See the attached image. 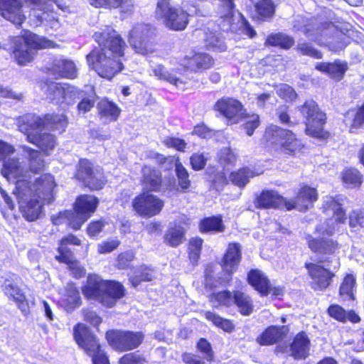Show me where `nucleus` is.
Returning a JSON list of instances; mask_svg holds the SVG:
<instances>
[{
    "mask_svg": "<svg viewBox=\"0 0 364 364\" xmlns=\"http://www.w3.org/2000/svg\"><path fill=\"white\" fill-rule=\"evenodd\" d=\"M100 48L93 49L86 57L90 68L100 77L112 79L123 70L121 58L124 55L126 43L109 26L102 31H97L93 36Z\"/></svg>",
    "mask_w": 364,
    "mask_h": 364,
    "instance_id": "obj_1",
    "label": "nucleus"
},
{
    "mask_svg": "<svg viewBox=\"0 0 364 364\" xmlns=\"http://www.w3.org/2000/svg\"><path fill=\"white\" fill-rule=\"evenodd\" d=\"M308 243L309 248L319 255L318 264H305L312 279L311 287L316 290L325 289L334 277L333 272L340 266L339 259L334 255L338 249V244L332 239L317 240L311 236H309Z\"/></svg>",
    "mask_w": 364,
    "mask_h": 364,
    "instance_id": "obj_2",
    "label": "nucleus"
},
{
    "mask_svg": "<svg viewBox=\"0 0 364 364\" xmlns=\"http://www.w3.org/2000/svg\"><path fill=\"white\" fill-rule=\"evenodd\" d=\"M83 295L103 306L112 307L124 294L123 286L114 281L103 280L97 275H90L87 284L82 288Z\"/></svg>",
    "mask_w": 364,
    "mask_h": 364,
    "instance_id": "obj_3",
    "label": "nucleus"
},
{
    "mask_svg": "<svg viewBox=\"0 0 364 364\" xmlns=\"http://www.w3.org/2000/svg\"><path fill=\"white\" fill-rule=\"evenodd\" d=\"M213 63L214 60L209 54L198 53L192 56H185L181 60V65L183 66V69L173 68L167 70L164 66L159 65L154 70V73L159 80L167 81L178 87L179 84L183 83L180 76L186 69L194 72H200L209 69Z\"/></svg>",
    "mask_w": 364,
    "mask_h": 364,
    "instance_id": "obj_4",
    "label": "nucleus"
},
{
    "mask_svg": "<svg viewBox=\"0 0 364 364\" xmlns=\"http://www.w3.org/2000/svg\"><path fill=\"white\" fill-rule=\"evenodd\" d=\"M53 43L30 31L11 39V50L16 63L25 65L33 60L36 49L53 47Z\"/></svg>",
    "mask_w": 364,
    "mask_h": 364,
    "instance_id": "obj_5",
    "label": "nucleus"
},
{
    "mask_svg": "<svg viewBox=\"0 0 364 364\" xmlns=\"http://www.w3.org/2000/svg\"><path fill=\"white\" fill-rule=\"evenodd\" d=\"M97 204L96 197L90 195L80 196L75 202V211L65 210L52 215V222L54 225L66 223L73 229L79 230L90 214L95 212Z\"/></svg>",
    "mask_w": 364,
    "mask_h": 364,
    "instance_id": "obj_6",
    "label": "nucleus"
},
{
    "mask_svg": "<svg viewBox=\"0 0 364 364\" xmlns=\"http://www.w3.org/2000/svg\"><path fill=\"white\" fill-rule=\"evenodd\" d=\"M56 183L54 177L49 173L41 175L37 178L20 179L16 182V191L26 196L30 194L50 204L54 200V188Z\"/></svg>",
    "mask_w": 364,
    "mask_h": 364,
    "instance_id": "obj_7",
    "label": "nucleus"
},
{
    "mask_svg": "<svg viewBox=\"0 0 364 364\" xmlns=\"http://www.w3.org/2000/svg\"><path fill=\"white\" fill-rule=\"evenodd\" d=\"M199 12L196 6L188 9V11L185 12L174 6L171 0H159L156 9V17L168 28L175 31L185 29L188 23V16L198 15Z\"/></svg>",
    "mask_w": 364,
    "mask_h": 364,
    "instance_id": "obj_8",
    "label": "nucleus"
},
{
    "mask_svg": "<svg viewBox=\"0 0 364 364\" xmlns=\"http://www.w3.org/2000/svg\"><path fill=\"white\" fill-rule=\"evenodd\" d=\"M346 198L342 195L336 197L326 196L323 200V209L326 214L333 213V218L319 225L316 230L322 235L334 234L338 224L343 223L346 220V211L343 208Z\"/></svg>",
    "mask_w": 364,
    "mask_h": 364,
    "instance_id": "obj_9",
    "label": "nucleus"
},
{
    "mask_svg": "<svg viewBox=\"0 0 364 364\" xmlns=\"http://www.w3.org/2000/svg\"><path fill=\"white\" fill-rule=\"evenodd\" d=\"M73 331L76 343L88 355L92 357L93 364H109L108 357L101 349L97 338L87 326L78 323L74 327Z\"/></svg>",
    "mask_w": 364,
    "mask_h": 364,
    "instance_id": "obj_10",
    "label": "nucleus"
},
{
    "mask_svg": "<svg viewBox=\"0 0 364 364\" xmlns=\"http://www.w3.org/2000/svg\"><path fill=\"white\" fill-rule=\"evenodd\" d=\"M43 89L45 90L48 100L63 108L75 104L77 100L82 97V92L80 90L66 83L51 82L45 84Z\"/></svg>",
    "mask_w": 364,
    "mask_h": 364,
    "instance_id": "obj_11",
    "label": "nucleus"
},
{
    "mask_svg": "<svg viewBox=\"0 0 364 364\" xmlns=\"http://www.w3.org/2000/svg\"><path fill=\"white\" fill-rule=\"evenodd\" d=\"M299 110L306 119V134L316 138H323L326 135L323 132L326 115L320 111L317 104L312 100H306L299 107Z\"/></svg>",
    "mask_w": 364,
    "mask_h": 364,
    "instance_id": "obj_12",
    "label": "nucleus"
},
{
    "mask_svg": "<svg viewBox=\"0 0 364 364\" xmlns=\"http://www.w3.org/2000/svg\"><path fill=\"white\" fill-rule=\"evenodd\" d=\"M264 138L270 144L280 145L289 153L300 150L302 146L301 141L291 132L274 124L267 127Z\"/></svg>",
    "mask_w": 364,
    "mask_h": 364,
    "instance_id": "obj_13",
    "label": "nucleus"
},
{
    "mask_svg": "<svg viewBox=\"0 0 364 364\" xmlns=\"http://www.w3.org/2000/svg\"><path fill=\"white\" fill-rule=\"evenodd\" d=\"M106 338L112 348L122 352L137 348L141 343L144 335L141 332L112 330L106 333Z\"/></svg>",
    "mask_w": 364,
    "mask_h": 364,
    "instance_id": "obj_14",
    "label": "nucleus"
},
{
    "mask_svg": "<svg viewBox=\"0 0 364 364\" xmlns=\"http://www.w3.org/2000/svg\"><path fill=\"white\" fill-rule=\"evenodd\" d=\"M164 206V201L158 196L144 192L132 201L133 209L141 216L151 218L161 211Z\"/></svg>",
    "mask_w": 364,
    "mask_h": 364,
    "instance_id": "obj_15",
    "label": "nucleus"
},
{
    "mask_svg": "<svg viewBox=\"0 0 364 364\" xmlns=\"http://www.w3.org/2000/svg\"><path fill=\"white\" fill-rule=\"evenodd\" d=\"M75 176L92 190H100L105 184L102 173L97 169L94 171L91 163L87 159L80 161Z\"/></svg>",
    "mask_w": 364,
    "mask_h": 364,
    "instance_id": "obj_16",
    "label": "nucleus"
},
{
    "mask_svg": "<svg viewBox=\"0 0 364 364\" xmlns=\"http://www.w3.org/2000/svg\"><path fill=\"white\" fill-rule=\"evenodd\" d=\"M151 33L148 24L139 23L133 27L129 33V42L136 53L146 55L151 50L149 38Z\"/></svg>",
    "mask_w": 364,
    "mask_h": 364,
    "instance_id": "obj_17",
    "label": "nucleus"
},
{
    "mask_svg": "<svg viewBox=\"0 0 364 364\" xmlns=\"http://www.w3.org/2000/svg\"><path fill=\"white\" fill-rule=\"evenodd\" d=\"M215 109L224 116L230 124L241 122L245 112L242 103L230 97L219 100L215 105Z\"/></svg>",
    "mask_w": 364,
    "mask_h": 364,
    "instance_id": "obj_18",
    "label": "nucleus"
},
{
    "mask_svg": "<svg viewBox=\"0 0 364 364\" xmlns=\"http://www.w3.org/2000/svg\"><path fill=\"white\" fill-rule=\"evenodd\" d=\"M15 193L18 199L19 208L23 216L28 221L38 219L41 213L42 206L47 203L30 194L24 196L17 191Z\"/></svg>",
    "mask_w": 364,
    "mask_h": 364,
    "instance_id": "obj_19",
    "label": "nucleus"
},
{
    "mask_svg": "<svg viewBox=\"0 0 364 364\" xmlns=\"http://www.w3.org/2000/svg\"><path fill=\"white\" fill-rule=\"evenodd\" d=\"M3 278L1 285L4 294L14 299L21 311L25 314L27 313L28 306L26 300V296L17 285L18 277L11 273H7Z\"/></svg>",
    "mask_w": 364,
    "mask_h": 364,
    "instance_id": "obj_20",
    "label": "nucleus"
},
{
    "mask_svg": "<svg viewBox=\"0 0 364 364\" xmlns=\"http://www.w3.org/2000/svg\"><path fill=\"white\" fill-rule=\"evenodd\" d=\"M257 208H283L291 210L294 208V203L279 196L272 191H264L257 196L255 202Z\"/></svg>",
    "mask_w": 364,
    "mask_h": 364,
    "instance_id": "obj_21",
    "label": "nucleus"
},
{
    "mask_svg": "<svg viewBox=\"0 0 364 364\" xmlns=\"http://www.w3.org/2000/svg\"><path fill=\"white\" fill-rule=\"evenodd\" d=\"M241 259V248L239 244H230L223 259L222 267L225 273V278L220 284H228L231 280V275L237 269Z\"/></svg>",
    "mask_w": 364,
    "mask_h": 364,
    "instance_id": "obj_22",
    "label": "nucleus"
},
{
    "mask_svg": "<svg viewBox=\"0 0 364 364\" xmlns=\"http://www.w3.org/2000/svg\"><path fill=\"white\" fill-rule=\"evenodd\" d=\"M21 7V0H0V14L16 25H21L25 19Z\"/></svg>",
    "mask_w": 364,
    "mask_h": 364,
    "instance_id": "obj_23",
    "label": "nucleus"
},
{
    "mask_svg": "<svg viewBox=\"0 0 364 364\" xmlns=\"http://www.w3.org/2000/svg\"><path fill=\"white\" fill-rule=\"evenodd\" d=\"M1 173L8 180H15L16 183L20 179L30 178L28 168L16 158H9L4 161Z\"/></svg>",
    "mask_w": 364,
    "mask_h": 364,
    "instance_id": "obj_24",
    "label": "nucleus"
},
{
    "mask_svg": "<svg viewBox=\"0 0 364 364\" xmlns=\"http://www.w3.org/2000/svg\"><path fill=\"white\" fill-rule=\"evenodd\" d=\"M218 13L221 19L220 26L223 31H228L233 27L240 12L235 9L233 0H219Z\"/></svg>",
    "mask_w": 364,
    "mask_h": 364,
    "instance_id": "obj_25",
    "label": "nucleus"
},
{
    "mask_svg": "<svg viewBox=\"0 0 364 364\" xmlns=\"http://www.w3.org/2000/svg\"><path fill=\"white\" fill-rule=\"evenodd\" d=\"M141 172L143 188L147 191H159L162 183L161 171L152 166H144Z\"/></svg>",
    "mask_w": 364,
    "mask_h": 364,
    "instance_id": "obj_26",
    "label": "nucleus"
},
{
    "mask_svg": "<svg viewBox=\"0 0 364 364\" xmlns=\"http://www.w3.org/2000/svg\"><path fill=\"white\" fill-rule=\"evenodd\" d=\"M293 26L296 31H301L308 38L314 41H319V37L323 35V31L318 26L316 20L298 16Z\"/></svg>",
    "mask_w": 364,
    "mask_h": 364,
    "instance_id": "obj_27",
    "label": "nucleus"
},
{
    "mask_svg": "<svg viewBox=\"0 0 364 364\" xmlns=\"http://www.w3.org/2000/svg\"><path fill=\"white\" fill-rule=\"evenodd\" d=\"M310 340L306 333L300 332L294 338L291 346V355L296 360L306 359L309 355Z\"/></svg>",
    "mask_w": 364,
    "mask_h": 364,
    "instance_id": "obj_28",
    "label": "nucleus"
},
{
    "mask_svg": "<svg viewBox=\"0 0 364 364\" xmlns=\"http://www.w3.org/2000/svg\"><path fill=\"white\" fill-rule=\"evenodd\" d=\"M317 192L315 188L304 186L298 193L296 200H288L294 203V208L299 209L300 211L306 210L309 208V204L317 200Z\"/></svg>",
    "mask_w": 364,
    "mask_h": 364,
    "instance_id": "obj_29",
    "label": "nucleus"
},
{
    "mask_svg": "<svg viewBox=\"0 0 364 364\" xmlns=\"http://www.w3.org/2000/svg\"><path fill=\"white\" fill-rule=\"evenodd\" d=\"M287 331V326L277 327L272 326L268 327L259 337L257 338L260 345H272L282 340Z\"/></svg>",
    "mask_w": 364,
    "mask_h": 364,
    "instance_id": "obj_30",
    "label": "nucleus"
},
{
    "mask_svg": "<svg viewBox=\"0 0 364 364\" xmlns=\"http://www.w3.org/2000/svg\"><path fill=\"white\" fill-rule=\"evenodd\" d=\"M22 121L23 124L19 125V130L26 135L27 139L28 134H38L41 129L45 127L44 118L33 114H26Z\"/></svg>",
    "mask_w": 364,
    "mask_h": 364,
    "instance_id": "obj_31",
    "label": "nucleus"
},
{
    "mask_svg": "<svg viewBox=\"0 0 364 364\" xmlns=\"http://www.w3.org/2000/svg\"><path fill=\"white\" fill-rule=\"evenodd\" d=\"M249 283L262 295H267L271 291V285L268 279L259 270H252L249 272Z\"/></svg>",
    "mask_w": 364,
    "mask_h": 364,
    "instance_id": "obj_32",
    "label": "nucleus"
},
{
    "mask_svg": "<svg viewBox=\"0 0 364 364\" xmlns=\"http://www.w3.org/2000/svg\"><path fill=\"white\" fill-rule=\"evenodd\" d=\"M28 141L36 144L43 151L47 154L54 149L56 144L55 136L48 133H38V134H28Z\"/></svg>",
    "mask_w": 364,
    "mask_h": 364,
    "instance_id": "obj_33",
    "label": "nucleus"
},
{
    "mask_svg": "<svg viewBox=\"0 0 364 364\" xmlns=\"http://www.w3.org/2000/svg\"><path fill=\"white\" fill-rule=\"evenodd\" d=\"M316 68L328 74L332 78L340 80L343 77L347 70V65L338 61L334 63H318L316 64Z\"/></svg>",
    "mask_w": 364,
    "mask_h": 364,
    "instance_id": "obj_34",
    "label": "nucleus"
},
{
    "mask_svg": "<svg viewBox=\"0 0 364 364\" xmlns=\"http://www.w3.org/2000/svg\"><path fill=\"white\" fill-rule=\"evenodd\" d=\"M23 151L26 153V158L28 163V169L30 176L31 173H36L43 170L45 161L42 158L41 154L35 149L26 146H23Z\"/></svg>",
    "mask_w": 364,
    "mask_h": 364,
    "instance_id": "obj_35",
    "label": "nucleus"
},
{
    "mask_svg": "<svg viewBox=\"0 0 364 364\" xmlns=\"http://www.w3.org/2000/svg\"><path fill=\"white\" fill-rule=\"evenodd\" d=\"M99 114L105 122L115 121L120 114L119 108L112 102L102 100L97 104Z\"/></svg>",
    "mask_w": 364,
    "mask_h": 364,
    "instance_id": "obj_36",
    "label": "nucleus"
},
{
    "mask_svg": "<svg viewBox=\"0 0 364 364\" xmlns=\"http://www.w3.org/2000/svg\"><path fill=\"white\" fill-rule=\"evenodd\" d=\"M204 43L207 49L215 52H223L227 48L224 39L220 33L212 31H204Z\"/></svg>",
    "mask_w": 364,
    "mask_h": 364,
    "instance_id": "obj_37",
    "label": "nucleus"
},
{
    "mask_svg": "<svg viewBox=\"0 0 364 364\" xmlns=\"http://www.w3.org/2000/svg\"><path fill=\"white\" fill-rule=\"evenodd\" d=\"M95 7L121 8L123 12H132L134 8V0H90Z\"/></svg>",
    "mask_w": 364,
    "mask_h": 364,
    "instance_id": "obj_38",
    "label": "nucleus"
},
{
    "mask_svg": "<svg viewBox=\"0 0 364 364\" xmlns=\"http://www.w3.org/2000/svg\"><path fill=\"white\" fill-rule=\"evenodd\" d=\"M294 44L293 37L280 32L269 34L265 41L266 46L279 47L285 50L289 49Z\"/></svg>",
    "mask_w": 364,
    "mask_h": 364,
    "instance_id": "obj_39",
    "label": "nucleus"
},
{
    "mask_svg": "<svg viewBox=\"0 0 364 364\" xmlns=\"http://www.w3.org/2000/svg\"><path fill=\"white\" fill-rule=\"evenodd\" d=\"M243 316H250L253 311V302L247 294L237 291L234 292V303Z\"/></svg>",
    "mask_w": 364,
    "mask_h": 364,
    "instance_id": "obj_40",
    "label": "nucleus"
},
{
    "mask_svg": "<svg viewBox=\"0 0 364 364\" xmlns=\"http://www.w3.org/2000/svg\"><path fill=\"white\" fill-rule=\"evenodd\" d=\"M55 70L60 75L66 78H75L77 77V68L75 63L69 60L59 59L54 64Z\"/></svg>",
    "mask_w": 364,
    "mask_h": 364,
    "instance_id": "obj_41",
    "label": "nucleus"
},
{
    "mask_svg": "<svg viewBox=\"0 0 364 364\" xmlns=\"http://www.w3.org/2000/svg\"><path fill=\"white\" fill-rule=\"evenodd\" d=\"M186 230L181 225L170 228L164 235V240L170 246L176 247L185 240Z\"/></svg>",
    "mask_w": 364,
    "mask_h": 364,
    "instance_id": "obj_42",
    "label": "nucleus"
},
{
    "mask_svg": "<svg viewBox=\"0 0 364 364\" xmlns=\"http://www.w3.org/2000/svg\"><path fill=\"white\" fill-rule=\"evenodd\" d=\"M255 8L258 18L262 21L270 20L275 13V5L272 0H259Z\"/></svg>",
    "mask_w": 364,
    "mask_h": 364,
    "instance_id": "obj_43",
    "label": "nucleus"
},
{
    "mask_svg": "<svg viewBox=\"0 0 364 364\" xmlns=\"http://www.w3.org/2000/svg\"><path fill=\"white\" fill-rule=\"evenodd\" d=\"M68 122L64 114H48L44 117V126L47 129L63 132Z\"/></svg>",
    "mask_w": 364,
    "mask_h": 364,
    "instance_id": "obj_44",
    "label": "nucleus"
},
{
    "mask_svg": "<svg viewBox=\"0 0 364 364\" xmlns=\"http://www.w3.org/2000/svg\"><path fill=\"white\" fill-rule=\"evenodd\" d=\"M200 230L202 232H222L225 230V226L220 217L213 216L200 221Z\"/></svg>",
    "mask_w": 364,
    "mask_h": 364,
    "instance_id": "obj_45",
    "label": "nucleus"
},
{
    "mask_svg": "<svg viewBox=\"0 0 364 364\" xmlns=\"http://www.w3.org/2000/svg\"><path fill=\"white\" fill-rule=\"evenodd\" d=\"M210 302L213 307L218 308L220 306H230L234 303V294L229 291H222L217 293H213L210 296Z\"/></svg>",
    "mask_w": 364,
    "mask_h": 364,
    "instance_id": "obj_46",
    "label": "nucleus"
},
{
    "mask_svg": "<svg viewBox=\"0 0 364 364\" xmlns=\"http://www.w3.org/2000/svg\"><path fill=\"white\" fill-rule=\"evenodd\" d=\"M255 176L254 172L247 168L239 169L232 172L229 176L230 181L239 187H244L249 182L250 178Z\"/></svg>",
    "mask_w": 364,
    "mask_h": 364,
    "instance_id": "obj_47",
    "label": "nucleus"
},
{
    "mask_svg": "<svg viewBox=\"0 0 364 364\" xmlns=\"http://www.w3.org/2000/svg\"><path fill=\"white\" fill-rule=\"evenodd\" d=\"M355 284V279L353 275H347L341 287L340 295L344 300H354V288Z\"/></svg>",
    "mask_w": 364,
    "mask_h": 364,
    "instance_id": "obj_48",
    "label": "nucleus"
},
{
    "mask_svg": "<svg viewBox=\"0 0 364 364\" xmlns=\"http://www.w3.org/2000/svg\"><path fill=\"white\" fill-rule=\"evenodd\" d=\"M65 296L69 308L75 309L80 305V293L73 284H67Z\"/></svg>",
    "mask_w": 364,
    "mask_h": 364,
    "instance_id": "obj_49",
    "label": "nucleus"
},
{
    "mask_svg": "<svg viewBox=\"0 0 364 364\" xmlns=\"http://www.w3.org/2000/svg\"><path fill=\"white\" fill-rule=\"evenodd\" d=\"M344 122L352 127H359L364 124V103L360 108L356 111H349L345 116Z\"/></svg>",
    "mask_w": 364,
    "mask_h": 364,
    "instance_id": "obj_50",
    "label": "nucleus"
},
{
    "mask_svg": "<svg viewBox=\"0 0 364 364\" xmlns=\"http://www.w3.org/2000/svg\"><path fill=\"white\" fill-rule=\"evenodd\" d=\"M175 172L178 181V186L186 191L191 186L189 174L187 169L178 161L175 164Z\"/></svg>",
    "mask_w": 364,
    "mask_h": 364,
    "instance_id": "obj_51",
    "label": "nucleus"
},
{
    "mask_svg": "<svg viewBox=\"0 0 364 364\" xmlns=\"http://www.w3.org/2000/svg\"><path fill=\"white\" fill-rule=\"evenodd\" d=\"M342 179L345 184L351 188L360 186L362 183V176L356 169H347L342 175Z\"/></svg>",
    "mask_w": 364,
    "mask_h": 364,
    "instance_id": "obj_52",
    "label": "nucleus"
},
{
    "mask_svg": "<svg viewBox=\"0 0 364 364\" xmlns=\"http://www.w3.org/2000/svg\"><path fill=\"white\" fill-rule=\"evenodd\" d=\"M205 316L206 319L212 321L215 326L227 332H231L234 329V326L230 320L225 319L213 312L206 311Z\"/></svg>",
    "mask_w": 364,
    "mask_h": 364,
    "instance_id": "obj_53",
    "label": "nucleus"
},
{
    "mask_svg": "<svg viewBox=\"0 0 364 364\" xmlns=\"http://www.w3.org/2000/svg\"><path fill=\"white\" fill-rule=\"evenodd\" d=\"M203 242L200 237H193L189 241V258L193 263L197 262L200 258Z\"/></svg>",
    "mask_w": 364,
    "mask_h": 364,
    "instance_id": "obj_54",
    "label": "nucleus"
},
{
    "mask_svg": "<svg viewBox=\"0 0 364 364\" xmlns=\"http://www.w3.org/2000/svg\"><path fill=\"white\" fill-rule=\"evenodd\" d=\"M217 269V265L214 264H208L205 269V286L215 287L217 284H220V282L223 279L225 278V273L224 272V277H218V280H215V272ZM225 284H220V285H225Z\"/></svg>",
    "mask_w": 364,
    "mask_h": 364,
    "instance_id": "obj_55",
    "label": "nucleus"
},
{
    "mask_svg": "<svg viewBox=\"0 0 364 364\" xmlns=\"http://www.w3.org/2000/svg\"><path fill=\"white\" fill-rule=\"evenodd\" d=\"M245 119L243 123L244 129L248 136H252L259 125V117L256 114H245L242 116V119Z\"/></svg>",
    "mask_w": 364,
    "mask_h": 364,
    "instance_id": "obj_56",
    "label": "nucleus"
},
{
    "mask_svg": "<svg viewBox=\"0 0 364 364\" xmlns=\"http://www.w3.org/2000/svg\"><path fill=\"white\" fill-rule=\"evenodd\" d=\"M237 161L236 155L230 148H224L220 150L219 154L220 164L225 168L228 166H232L235 164Z\"/></svg>",
    "mask_w": 364,
    "mask_h": 364,
    "instance_id": "obj_57",
    "label": "nucleus"
},
{
    "mask_svg": "<svg viewBox=\"0 0 364 364\" xmlns=\"http://www.w3.org/2000/svg\"><path fill=\"white\" fill-rule=\"evenodd\" d=\"M297 50L304 55H307L316 59L322 58V54L320 51L316 50L310 43L306 42H299L297 45Z\"/></svg>",
    "mask_w": 364,
    "mask_h": 364,
    "instance_id": "obj_58",
    "label": "nucleus"
},
{
    "mask_svg": "<svg viewBox=\"0 0 364 364\" xmlns=\"http://www.w3.org/2000/svg\"><path fill=\"white\" fill-rule=\"evenodd\" d=\"M277 95L287 102H293L296 98L294 90L287 84H282L277 90Z\"/></svg>",
    "mask_w": 364,
    "mask_h": 364,
    "instance_id": "obj_59",
    "label": "nucleus"
},
{
    "mask_svg": "<svg viewBox=\"0 0 364 364\" xmlns=\"http://www.w3.org/2000/svg\"><path fill=\"white\" fill-rule=\"evenodd\" d=\"M59 255L55 256L58 261L65 264H70L74 259L72 251L68 247V245L60 243L58 247Z\"/></svg>",
    "mask_w": 364,
    "mask_h": 364,
    "instance_id": "obj_60",
    "label": "nucleus"
},
{
    "mask_svg": "<svg viewBox=\"0 0 364 364\" xmlns=\"http://www.w3.org/2000/svg\"><path fill=\"white\" fill-rule=\"evenodd\" d=\"M349 225L352 228L364 227V211L360 209L353 210L349 215Z\"/></svg>",
    "mask_w": 364,
    "mask_h": 364,
    "instance_id": "obj_61",
    "label": "nucleus"
},
{
    "mask_svg": "<svg viewBox=\"0 0 364 364\" xmlns=\"http://www.w3.org/2000/svg\"><path fill=\"white\" fill-rule=\"evenodd\" d=\"M197 348L204 355V358L211 361L213 358V352L210 343L205 338H200L197 343Z\"/></svg>",
    "mask_w": 364,
    "mask_h": 364,
    "instance_id": "obj_62",
    "label": "nucleus"
},
{
    "mask_svg": "<svg viewBox=\"0 0 364 364\" xmlns=\"http://www.w3.org/2000/svg\"><path fill=\"white\" fill-rule=\"evenodd\" d=\"M120 242L117 239H109L103 241L97 246L98 252L100 254H107L117 249Z\"/></svg>",
    "mask_w": 364,
    "mask_h": 364,
    "instance_id": "obj_63",
    "label": "nucleus"
},
{
    "mask_svg": "<svg viewBox=\"0 0 364 364\" xmlns=\"http://www.w3.org/2000/svg\"><path fill=\"white\" fill-rule=\"evenodd\" d=\"M145 359L139 354L132 353L125 354L119 360V364H144Z\"/></svg>",
    "mask_w": 364,
    "mask_h": 364,
    "instance_id": "obj_64",
    "label": "nucleus"
}]
</instances>
